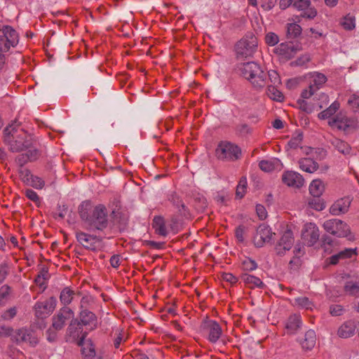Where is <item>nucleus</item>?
Listing matches in <instances>:
<instances>
[{
	"label": "nucleus",
	"instance_id": "nucleus-40",
	"mask_svg": "<svg viewBox=\"0 0 359 359\" xmlns=\"http://www.w3.org/2000/svg\"><path fill=\"white\" fill-rule=\"evenodd\" d=\"M247 179L245 177H241L240 179L236 190V196L237 198H242L245 196L247 189Z\"/></svg>",
	"mask_w": 359,
	"mask_h": 359
},
{
	"label": "nucleus",
	"instance_id": "nucleus-20",
	"mask_svg": "<svg viewBox=\"0 0 359 359\" xmlns=\"http://www.w3.org/2000/svg\"><path fill=\"white\" fill-rule=\"evenodd\" d=\"M358 255V249L355 248H346L340 251L339 253L331 256L330 259V264L335 265L339 262L340 260H345L347 259L355 258Z\"/></svg>",
	"mask_w": 359,
	"mask_h": 359
},
{
	"label": "nucleus",
	"instance_id": "nucleus-59",
	"mask_svg": "<svg viewBox=\"0 0 359 359\" xmlns=\"http://www.w3.org/2000/svg\"><path fill=\"white\" fill-rule=\"evenodd\" d=\"M25 196L29 200L32 201L35 203H40V199H39V197L38 194H36V192H35L32 189H27L25 191Z\"/></svg>",
	"mask_w": 359,
	"mask_h": 359
},
{
	"label": "nucleus",
	"instance_id": "nucleus-21",
	"mask_svg": "<svg viewBox=\"0 0 359 359\" xmlns=\"http://www.w3.org/2000/svg\"><path fill=\"white\" fill-rule=\"evenodd\" d=\"M273 233L269 226L260 225L257 230L255 241L257 245H262L264 243L269 242L272 238Z\"/></svg>",
	"mask_w": 359,
	"mask_h": 359
},
{
	"label": "nucleus",
	"instance_id": "nucleus-13",
	"mask_svg": "<svg viewBox=\"0 0 359 359\" xmlns=\"http://www.w3.org/2000/svg\"><path fill=\"white\" fill-rule=\"evenodd\" d=\"M329 124L346 133L353 131L358 128V121L356 119L349 118L346 116H337L335 118L330 121Z\"/></svg>",
	"mask_w": 359,
	"mask_h": 359
},
{
	"label": "nucleus",
	"instance_id": "nucleus-15",
	"mask_svg": "<svg viewBox=\"0 0 359 359\" xmlns=\"http://www.w3.org/2000/svg\"><path fill=\"white\" fill-rule=\"evenodd\" d=\"M25 153L18 155L15 158V163L18 168H25V165L28 162H34L38 160L41 156L40 148L25 150Z\"/></svg>",
	"mask_w": 359,
	"mask_h": 359
},
{
	"label": "nucleus",
	"instance_id": "nucleus-11",
	"mask_svg": "<svg viewBox=\"0 0 359 359\" xmlns=\"http://www.w3.org/2000/svg\"><path fill=\"white\" fill-rule=\"evenodd\" d=\"M300 50L299 46L292 42L281 43L273 49V53L282 60H289Z\"/></svg>",
	"mask_w": 359,
	"mask_h": 359
},
{
	"label": "nucleus",
	"instance_id": "nucleus-50",
	"mask_svg": "<svg viewBox=\"0 0 359 359\" xmlns=\"http://www.w3.org/2000/svg\"><path fill=\"white\" fill-rule=\"evenodd\" d=\"M330 313L332 316H340L344 314L345 309L339 304H332L330 306Z\"/></svg>",
	"mask_w": 359,
	"mask_h": 359
},
{
	"label": "nucleus",
	"instance_id": "nucleus-39",
	"mask_svg": "<svg viewBox=\"0 0 359 359\" xmlns=\"http://www.w3.org/2000/svg\"><path fill=\"white\" fill-rule=\"evenodd\" d=\"M339 103L338 102H334L327 109L323 111L318 114V117L320 119H326L333 115L339 108Z\"/></svg>",
	"mask_w": 359,
	"mask_h": 359
},
{
	"label": "nucleus",
	"instance_id": "nucleus-49",
	"mask_svg": "<svg viewBox=\"0 0 359 359\" xmlns=\"http://www.w3.org/2000/svg\"><path fill=\"white\" fill-rule=\"evenodd\" d=\"M334 146L337 150L342 154H348L350 151V147L348 144L342 140H336L334 141Z\"/></svg>",
	"mask_w": 359,
	"mask_h": 359
},
{
	"label": "nucleus",
	"instance_id": "nucleus-22",
	"mask_svg": "<svg viewBox=\"0 0 359 359\" xmlns=\"http://www.w3.org/2000/svg\"><path fill=\"white\" fill-rule=\"evenodd\" d=\"M355 325L352 320L345 321L338 329L337 334L339 337L346 339L352 337L355 330Z\"/></svg>",
	"mask_w": 359,
	"mask_h": 359
},
{
	"label": "nucleus",
	"instance_id": "nucleus-9",
	"mask_svg": "<svg viewBox=\"0 0 359 359\" xmlns=\"http://www.w3.org/2000/svg\"><path fill=\"white\" fill-rule=\"evenodd\" d=\"M74 312L68 306H63L52 317V325L55 330H61L67 322L73 319Z\"/></svg>",
	"mask_w": 359,
	"mask_h": 359
},
{
	"label": "nucleus",
	"instance_id": "nucleus-54",
	"mask_svg": "<svg viewBox=\"0 0 359 359\" xmlns=\"http://www.w3.org/2000/svg\"><path fill=\"white\" fill-rule=\"evenodd\" d=\"M13 333V329L12 327L5 325H0V337H11Z\"/></svg>",
	"mask_w": 359,
	"mask_h": 359
},
{
	"label": "nucleus",
	"instance_id": "nucleus-53",
	"mask_svg": "<svg viewBox=\"0 0 359 359\" xmlns=\"http://www.w3.org/2000/svg\"><path fill=\"white\" fill-rule=\"evenodd\" d=\"M46 275L47 272H41L34 279L36 284L39 285L42 290H44L46 287V278L45 277Z\"/></svg>",
	"mask_w": 359,
	"mask_h": 359
},
{
	"label": "nucleus",
	"instance_id": "nucleus-17",
	"mask_svg": "<svg viewBox=\"0 0 359 359\" xmlns=\"http://www.w3.org/2000/svg\"><path fill=\"white\" fill-rule=\"evenodd\" d=\"M79 321L89 330H93L97 327L98 320L96 315L90 311H80Z\"/></svg>",
	"mask_w": 359,
	"mask_h": 359
},
{
	"label": "nucleus",
	"instance_id": "nucleus-5",
	"mask_svg": "<svg viewBox=\"0 0 359 359\" xmlns=\"http://www.w3.org/2000/svg\"><path fill=\"white\" fill-rule=\"evenodd\" d=\"M257 39L252 33H248L235 46V51L238 57L247 58L252 57L257 49Z\"/></svg>",
	"mask_w": 359,
	"mask_h": 359
},
{
	"label": "nucleus",
	"instance_id": "nucleus-55",
	"mask_svg": "<svg viewBox=\"0 0 359 359\" xmlns=\"http://www.w3.org/2000/svg\"><path fill=\"white\" fill-rule=\"evenodd\" d=\"M303 135L299 133L295 137H292L288 142V145L292 149H297L302 142Z\"/></svg>",
	"mask_w": 359,
	"mask_h": 359
},
{
	"label": "nucleus",
	"instance_id": "nucleus-43",
	"mask_svg": "<svg viewBox=\"0 0 359 359\" xmlns=\"http://www.w3.org/2000/svg\"><path fill=\"white\" fill-rule=\"evenodd\" d=\"M18 173L19 175V177L21 180V181L25 184L26 185L29 183V180H30L32 174L27 168H18Z\"/></svg>",
	"mask_w": 359,
	"mask_h": 359
},
{
	"label": "nucleus",
	"instance_id": "nucleus-12",
	"mask_svg": "<svg viewBox=\"0 0 359 359\" xmlns=\"http://www.w3.org/2000/svg\"><path fill=\"white\" fill-rule=\"evenodd\" d=\"M203 333L207 336L208 340L212 343L218 341L222 334L220 325L215 320H205L201 325Z\"/></svg>",
	"mask_w": 359,
	"mask_h": 359
},
{
	"label": "nucleus",
	"instance_id": "nucleus-32",
	"mask_svg": "<svg viewBox=\"0 0 359 359\" xmlns=\"http://www.w3.org/2000/svg\"><path fill=\"white\" fill-rule=\"evenodd\" d=\"M300 168L307 172L313 173L318 168V164L310 158H305L299 161Z\"/></svg>",
	"mask_w": 359,
	"mask_h": 359
},
{
	"label": "nucleus",
	"instance_id": "nucleus-64",
	"mask_svg": "<svg viewBox=\"0 0 359 359\" xmlns=\"http://www.w3.org/2000/svg\"><path fill=\"white\" fill-rule=\"evenodd\" d=\"M245 227L239 226L236 229L235 236L238 241L242 242L244 241Z\"/></svg>",
	"mask_w": 359,
	"mask_h": 359
},
{
	"label": "nucleus",
	"instance_id": "nucleus-26",
	"mask_svg": "<svg viewBox=\"0 0 359 359\" xmlns=\"http://www.w3.org/2000/svg\"><path fill=\"white\" fill-rule=\"evenodd\" d=\"M349 205L350 201L348 198H341L331 206L330 212L334 215L345 213L348 211Z\"/></svg>",
	"mask_w": 359,
	"mask_h": 359
},
{
	"label": "nucleus",
	"instance_id": "nucleus-41",
	"mask_svg": "<svg viewBox=\"0 0 359 359\" xmlns=\"http://www.w3.org/2000/svg\"><path fill=\"white\" fill-rule=\"evenodd\" d=\"M295 305L305 309H312L313 304L306 297H300L294 299Z\"/></svg>",
	"mask_w": 359,
	"mask_h": 359
},
{
	"label": "nucleus",
	"instance_id": "nucleus-30",
	"mask_svg": "<svg viewBox=\"0 0 359 359\" xmlns=\"http://www.w3.org/2000/svg\"><path fill=\"white\" fill-rule=\"evenodd\" d=\"M325 191L324 182L319 180H313L309 186V192L313 197H320Z\"/></svg>",
	"mask_w": 359,
	"mask_h": 359
},
{
	"label": "nucleus",
	"instance_id": "nucleus-29",
	"mask_svg": "<svg viewBox=\"0 0 359 359\" xmlns=\"http://www.w3.org/2000/svg\"><path fill=\"white\" fill-rule=\"evenodd\" d=\"M152 227L155 230V233L161 236H166L168 231L165 226V219L161 216L154 217L152 222Z\"/></svg>",
	"mask_w": 359,
	"mask_h": 359
},
{
	"label": "nucleus",
	"instance_id": "nucleus-25",
	"mask_svg": "<svg viewBox=\"0 0 359 359\" xmlns=\"http://www.w3.org/2000/svg\"><path fill=\"white\" fill-rule=\"evenodd\" d=\"M241 278L245 285L249 288H263L264 287V283L256 276L248 273H243L241 276Z\"/></svg>",
	"mask_w": 359,
	"mask_h": 359
},
{
	"label": "nucleus",
	"instance_id": "nucleus-34",
	"mask_svg": "<svg viewBox=\"0 0 359 359\" xmlns=\"http://www.w3.org/2000/svg\"><path fill=\"white\" fill-rule=\"evenodd\" d=\"M278 86L269 85L266 94L269 97L276 102H283L284 100L283 94L277 89Z\"/></svg>",
	"mask_w": 359,
	"mask_h": 359
},
{
	"label": "nucleus",
	"instance_id": "nucleus-18",
	"mask_svg": "<svg viewBox=\"0 0 359 359\" xmlns=\"http://www.w3.org/2000/svg\"><path fill=\"white\" fill-rule=\"evenodd\" d=\"M294 243L293 234L291 231H286L281 236L276 250L278 255L284 254L286 250L291 249Z\"/></svg>",
	"mask_w": 359,
	"mask_h": 359
},
{
	"label": "nucleus",
	"instance_id": "nucleus-19",
	"mask_svg": "<svg viewBox=\"0 0 359 359\" xmlns=\"http://www.w3.org/2000/svg\"><path fill=\"white\" fill-rule=\"evenodd\" d=\"M86 333L82 334L78 341V345L81 346V354L85 359H93L95 356V349L90 340H85Z\"/></svg>",
	"mask_w": 359,
	"mask_h": 359
},
{
	"label": "nucleus",
	"instance_id": "nucleus-45",
	"mask_svg": "<svg viewBox=\"0 0 359 359\" xmlns=\"http://www.w3.org/2000/svg\"><path fill=\"white\" fill-rule=\"evenodd\" d=\"M44 181L39 177L32 175L30 180H29L28 186L32 187L35 189H42L44 187Z\"/></svg>",
	"mask_w": 359,
	"mask_h": 359
},
{
	"label": "nucleus",
	"instance_id": "nucleus-57",
	"mask_svg": "<svg viewBox=\"0 0 359 359\" xmlns=\"http://www.w3.org/2000/svg\"><path fill=\"white\" fill-rule=\"evenodd\" d=\"M348 104L353 110H358L359 109V96L355 94L351 95L348 100Z\"/></svg>",
	"mask_w": 359,
	"mask_h": 359
},
{
	"label": "nucleus",
	"instance_id": "nucleus-14",
	"mask_svg": "<svg viewBox=\"0 0 359 359\" xmlns=\"http://www.w3.org/2000/svg\"><path fill=\"white\" fill-rule=\"evenodd\" d=\"M319 230L314 223H306L302 231V238L308 246H313L319 238Z\"/></svg>",
	"mask_w": 359,
	"mask_h": 359
},
{
	"label": "nucleus",
	"instance_id": "nucleus-16",
	"mask_svg": "<svg viewBox=\"0 0 359 359\" xmlns=\"http://www.w3.org/2000/svg\"><path fill=\"white\" fill-rule=\"evenodd\" d=\"M283 182L288 187L301 188L304 184V179L298 172L285 171L282 175Z\"/></svg>",
	"mask_w": 359,
	"mask_h": 359
},
{
	"label": "nucleus",
	"instance_id": "nucleus-37",
	"mask_svg": "<svg viewBox=\"0 0 359 359\" xmlns=\"http://www.w3.org/2000/svg\"><path fill=\"white\" fill-rule=\"evenodd\" d=\"M279 161L276 158L273 160H263L259 163V168L264 172H271L278 165Z\"/></svg>",
	"mask_w": 359,
	"mask_h": 359
},
{
	"label": "nucleus",
	"instance_id": "nucleus-56",
	"mask_svg": "<svg viewBox=\"0 0 359 359\" xmlns=\"http://www.w3.org/2000/svg\"><path fill=\"white\" fill-rule=\"evenodd\" d=\"M269 79L271 83V85L278 86L281 83L280 78L278 74L273 70L269 71L268 72Z\"/></svg>",
	"mask_w": 359,
	"mask_h": 359
},
{
	"label": "nucleus",
	"instance_id": "nucleus-35",
	"mask_svg": "<svg viewBox=\"0 0 359 359\" xmlns=\"http://www.w3.org/2000/svg\"><path fill=\"white\" fill-rule=\"evenodd\" d=\"M67 331L70 335H73L74 337H79V334L83 332V325L79 321V319H72L71 323L68 327Z\"/></svg>",
	"mask_w": 359,
	"mask_h": 359
},
{
	"label": "nucleus",
	"instance_id": "nucleus-61",
	"mask_svg": "<svg viewBox=\"0 0 359 359\" xmlns=\"http://www.w3.org/2000/svg\"><path fill=\"white\" fill-rule=\"evenodd\" d=\"M256 212L259 218L262 220L265 219L267 217V212L264 205L258 204L256 205Z\"/></svg>",
	"mask_w": 359,
	"mask_h": 359
},
{
	"label": "nucleus",
	"instance_id": "nucleus-38",
	"mask_svg": "<svg viewBox=\"0 0 359 359\" xmlns=\"http://www.w3.org/2000/svg\"><path fill=\"white\" fill-rule=\"evenodd\" d=\"M12 288L8 285L0 287V306H4L11 298Z\"/></svg>",
	"mask_w": 359,
	"mask_h": 359
},
{
	"label": "nucleus",
	"instance_id": "nucleus-27",
	"mask_svg": "<svg viewBox=\"0 0 359 359\" xmlns=\"http://www.w3.org/2000/svg\"><path fill=\"white\" fill-rule=\"evenodd\" d=\"M344 292L348 296L359 297V281L353 280L346 281L344 285Z\"/></svg>",
	"mask_w": 359,
	"mask_h": 359
},
{
	"label": "nucleus",
	"instance_id": "nucleus-60",
	"mask_svg": "<svg viewBox=\"0 0 359 359\" xmlns=\"http://www.w3.org/2000/svg\"><path fill=\"white\" fill-rule=\"evenodd\" d=\"M223 280L233 285L238 282V278L231 273H223L222 274Z\"/></svg>",
	"mask_w": 359,
	"mask_h": 359
},
{
	"label": "nucleus",
	"instance_id": "nucleus-10",
	"mask_svg": "<svg viewBox=\"0 0 359 359\" xmlns=\"http://www.w3.org/2000/svg\"><path fill=\"white\" fill-rule=\"evenodd\" d=\"M76 238L83 248L93 251L97 250L100 247L102 242L100 237L90 235L81 230L76 231Z\"/></svg>",
	"mask_w": 359,
	"mask_h": 359
},
{
	"label": "nucleus",
	"instance_id": "nucleus-3",
	"mask_svg": "<svg viewBox=\"0 0 359 359\" xmlns=\"http://www.w3.org/2000/svg\"><path fill=\"white\" fill-rule=\"evenodd\" d=\"M241 75L248 79L257 89L264 88L266 84V74L256 62H245L239 67Z\"/></svg>",
	"mask_w": 359,
	"mask_h": 359
},
{
	"label": "nucleus",
	"instance_id": "nucleus-4",
	"mask_svg": "<svg viewBox=\"0 0 359 359\" xmlns=\"http://www.w3.org/2000/svg\"><path fill=\"white\" fill-rule=\"evenodd\" d=\"M323 226L327 233L338 238H346L350 241L355 240V236L351 233L349 226L341 219L326 220Z\"/></svg>",
	"mask_w": 359,
	"mask_h": 359
},
{
	"label": "nucleus",
	"instance_id": "nucleus-23",
	"mask_svg": "<svg viewBox=\"0 0 359 359\" xmlns=\"http://www.w3.org/2000/svg\"><path fill=\"white\" fill-rule=\"evenodd\" d=\"M309 86L314 88L316 90H319L322 86L326 82L327 77L319 72H312L308 75Z\"/></svg>",
	"mask_w": 359,
	"mask_h": 359
},
{
	"label": "nucleus",
	"instance_id": "nucleus-36",
	"mask_svg": "<svg viewBox=\"0 0 359 359\" xmlns=\"http://www.w3.org/2000/svg\"><path fill=\"white\" fill-rule=\"evenodd\" d=\"M302 27L297 23L287 24V37L288 39H295L302 33Z\"/></svg>",
	"mask_w": 359,
	"mask_h": 359
},
{
	"label": "nucleus",
	"instance_id": "nucleus-24",
	"mask_svg": "<svg viewBox=\"0 0 359 359\" xmlns=\"http://www.w3.org/2000/svg\"><path fill=\"white\" fill-rule=\"evenodd\" d=\"M302 320L299 315H291L286 323L285 329L288 334H294L301 327Z\"/></svg>",
	"mask_w": 359,
	"mask_h": 359
},
{
	"label": "nucleus",
	"instance_id": "nucleus-42",
	"mask_svg": "<svg viewBox=\"0 0 359 359\" xmlns=\"http://www.w3.org/2000/svg\"><path fill=\"white\" fill-rule=\"evenodd\" d=\"M308 205L311 208L318 211L323 210L325 208V204L320 197H313V198L309 199Z\"/></svg>",
	"mask_w": 359,
	"mask_h": 359
},
{
	"label": "nucleus",
	"instance_id": "nucleus-44",
	"mask_svg": "<svg viewBox=\"0 0 359 359\" xmlns=\"http://www.w3.org/2000/svg\"><path fill=\"white\" fill-rule=\"evenodd\" d=\"M93 304V299L90 296L83 297L80 302V311H88Z\"/></svg>",
	"mask_w": 359,
	"mask_h": 359
},
{
	"label": "nucleus",
	"instance_id": "nucleus-2",
	"mask_svg": "<svg viewBox=\"0 0 359 359\" xmlns=\"http://www.w3.org/2000/svg\"><path fill=\"white\" fill-rule=\"evenodd\" d=\"M79 214L83 227L88 231H104L109 225L107 209L103 204L93 205L89 201L79 207Z\"/></svg>",
	"mask_w": 359,
	"mask_h": 359
},
{
	"label": "nucleus",
	"instance_id": "nucleus-62",
	"mask_svg": "<svg viewBox=\"0 0 359 359\" xmlns=\"http://www.w3.org/2000/svg\"><path fill=\"white\" fill-rule=\"evenodd\" d=\"M293 6L299 10H304L310 6L309 0H295Z\"/></svg>",
	"mask_w": 359,
	"mask_h": 359
},
{
	"label": "nucleus",
	"instance_id": "nucleus-1",
	"mask_svg": "<svg viewBox=\"0 0 359 359\" xmlns=\"http://www.w3.org/2000/svg\"><path fill=\"white\" fill-rule=\"evenodd\" d=\"M4 142L8 147L9 151L13 153L39 148L35 137L16 122L10 124L4 130Z\"/></svg>",
	"mask_w": 359,
	"mask_h": 359
},
{
	"label": "nucleus",
	"instance_id": "nucleus-28",
	"mask_svg": "<svg viewBox=\"0 0 359 359\" xmlns=\"http://www.w3.org/2000/svg\"><path fill=\"white\" fill-rule=\"evenodd\" d=\"M316 341V333L313 330H310L305 333L304 338L301 341V345L303 349L310 351L315 346Z\"/></svg>",
	"mask_w": 359,
	"mask_h": 359
},
{
	"label": "nucleus",
	"instance_id": "nucleus-7",
	"mask_svg": "<svg viewBox=\"0 0 359 359\" xmlns=\"http://www.w3.org/2000/svg\"><path fill=\"white\" fill-rule=\"evenodd\" d=\"M57 305V299L55 297H50L43 302H37L34 307V313L38 319H44L48 317L55 310Z\"/></svg>",
	"mask_w": 359,
	"mask_h": 359
},
{
	"label": "nucleus",
	"instance_id": "nucleus-48",
	"mask_svg": "<svg viewBox=\"0 0 359 359\" xmlns=\"http://www.w3.org/2000/svg\"><path fill=\"white\" fill-rule=\"evenodd\" d=\"M257 267V263L250 258L245 259L242 262V268L244 271H252L255 270Z\"/></svg>",
	"mask_w": 359,
	"mask_h": 359
},
{
	"label": "nucleus",
	"instance_id": "nucleus-51",
	"mask_svg": "<svg viewBox=\"0 0 359 359\" xmlns=\"http://www.w3.org/2000/svg\"><path fill=\"white\" fill-rule=\"evenodd\" d=\"M354 18L347 15L342 20L341 24L342 27L347 30H351L355 27Z\"/></svg>",
	"mask_w": 359,
	"mask_h": 359
},
{
	"label": "nucleus",
	"instance_id": "nucleus-33",
	"mask_svg": "<svg viewBox=\"0 0 359 359\" xmlns=\"http://www.w3.org/2000/svg\"><path fill=\"white\" fill-rule=\"evenodd\" d=\"M3 36L8 41L7 44L15 46L18 42V35L15 29L10 26H6L3 29Z\"/></svg>",
	"mask_w": 359,
	"mask_h": 359
},
{
	"label": "nucleus",
	"instance_id": "nucleus-46",
	"mask_svg": "<svg viewBox=\"0 0 359 359\" xmlns=\"http://www.w3.org/2000/svg\"><path fill=\"white\" fill-rule=\"evenodd\" d=\"M264 40L267 45L273 46L279 42V37L276 33L269 32L266 34Z\"/></svg>",
	"mask_w": 359,
	"mask_h": 359
},
{
	"label": "nucleus",
	"instance_id": "nucleus-58",
	"mask_svg": "<svg viewBox=\"0 0 359 359\" xmlns=\"http://www.w3.org/2000/svg\"><path fill=\"white\" fill-rule=\"evenodd\" d=\"M317 90H315L312 86H309L308 88H306L302 90L301 93L302 100H306L310 98L312 95H313Z\"/></svg>",
	"mask_w": 359,
	"mask_h": 359
},
{
	"label": "nucleus",
	"instance_id": "nucleus-47",
	"mask_svg": "<svg viewBox=\"0 0 359 359\" xmlns=\"http://www.w3.org/2000/svg\"><path fill=\"white\" fill-rule=\"evenodd\" d=\"M18 309L15 306L9 308L1 313V318L4 320H11L15 317Z\"/></svg>",
	"mask_w": 359,
	"mask_h": 359
},
{
	"label": "nucleus",
	"instance_id": "nucleus-63",
	"mask_svg": "<svg viewBox=\"0 0 359 359\" xmlns=\"http://www.w3.org/2000/svg\"><path fill=\"white\" fill-rule=\"evenodd\" d=\"M59 330H55L54 327H53V325H51V326L46 331L48 340L50 341H55L57 337V332Z\"/></svg>",
	"mask_w": 359,
	"mask_h": 359
},
{
	"label": "nucleus",
	"instance_id": "nucleus-8",
	"mask_svg": "<svg viewBox=\"0 0 359 359\" xmlns=\"http://www.w3.org/2000/svg\"><path fill=\"white\" fill-rule=\"evenodd\" d=\"M11 341L17 344H26L30 346H35L39 342L35 332L26 328L13 330Z\"/></svg>",
	"mask_w": 359,
	"mask_h": 359
},
{
	"label": "nucleus",
	"instance_id": "nucleus-31",
	"mask_svg": "<svg viewBox=\"0 0 359 359\" xmlns=\"http://www.w3.org/2000/svg\"><path fill=\"white\" fill-rule=\"evenodd\" d=\"M75 294V291L69 287H64L60 294V303L64 305V306H67L72 303Z\"/></svg>",
	"mask_w": 359,
	"mask_h": 359
},
{
	"label": "nucleus",
	"instance_id": "nucleus-52",
	"mask_svg": "<svg viewBox=\"0 0 359 359\" xmlns=\"http://www.w3.org/2000/svg\"><path fill=\"white\" fill-rule=\"evenodd\" d=\"M302 11V12L299 15V17L302 18L313 19L317 15V11H316V9L310 7V6H309V7L305 8L304 10Z\"/></svg>",
	"mask_w": 359,
	"mask_h": 359
},
{
	"label": "nucleus",
	"instance_id": "nucleus-6",
	"mask_svg": "<svg viewBox=\"0 0 359 359\" xmlns=\"http://www.w3.org/2000/svg\"><path fill=\"white\" fill-rule=\"evenodd\" d=\"M215 156L220 161H236L241 156V149L232 142L222 141L217 144Z\"/></svg>",
	"mask_w": 359,
	"mask_h": 359
}]
</instances>
